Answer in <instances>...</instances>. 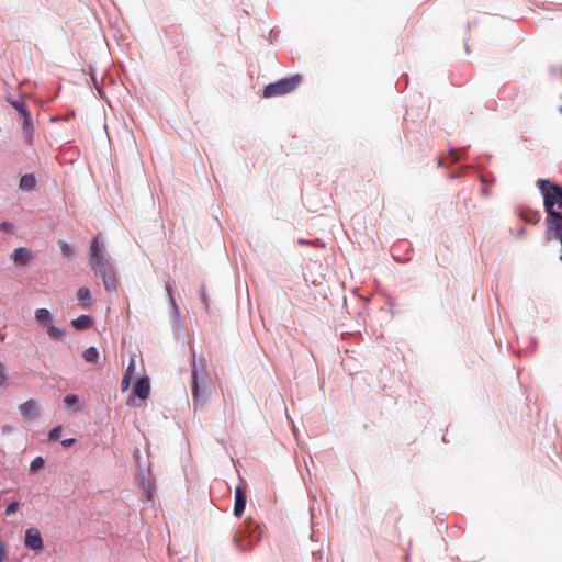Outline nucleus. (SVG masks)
<instances>
[{"label":"nucleus","mask_w":562,"mask_h":562,"mask_svg":"<svg viewBox=\"0 0 562 562\" xmlns=\"http://www.w3.org/2000/svg\"><path fill=\"white\" fill-rule=\"evenodd\" d=\"M58 246L60 248V252L64 257L68 258V259H71L74 258L75 256V250L74 248L68 245L67 243L63 241V240H59L58 241Z\"/></svg>","instance_id":"obj_16"},{"label":"nucleus","mask_w":562,"mask_h":562,"mask_svg":"<svg viewBox=\"0 0 562 562\" xmlns=\"http://www.w3.org/2000/svg\"><path fill=\"white\" fill-rule=\"evenodd\" d=\"M191 389H192V398L194 406L204 404V396L200 392L199 381H198V370L195 363H193V369L191 373Z\"/></svg>","instance_id":"obj_8"},{"label":"nucleus","mask_w":562,"mask_h":562,"mask_svg":"<svg viewBox=\"0 0 562 562\" xmlns=\"http://www.w3.org/2000/svg\"><path fill=\"white\" fill-rule=\"evenodd\" d=\"M45 462H44V459L42 457H36L32 462H31V471L32 472H37L40 471L41 469H43Z\"/></svg>","instance_id":"obj_20"},{"label":"nucleus","mask_w":562,"mask_h":562,"mask_svg":"<svg viewBox=\"0 0 562 562\" xmlns=\"http://www.w3.org/2000/svg\"><path fill=\"white\" fill-rule=\"evenodd\" d=\"M243 532L248 538L249 547L251 548L255 543L259 542L263 531L259 524L250 519L246 521Z\"/></svg>","instance_id":"obj_6"},{"label":"nucleus","mask_w":562,"mask_h":562,"mask_svg":"<svg viewBox=\"0 0 562 562\" xmlns=\"http://www.w3.org/2000/svg\"><path fill=\"white\" fill-rule=\"evenodd\" d=\"M19 412L24 419H34L38 416V404L34 400H29L19 406Z\"/></svg>","instance_id":"obj_7"},{"label":"nucleus","mask_w":562,"mask_h":562,"mask_svg":"<svg viewBox=\"0 0 562 562\" xmlns=\"http://www.w3.org/2000/svg\"><path fill=\"white\" fill-rule=\"evenodd\" d=\"M12 227H13V225L11 223H9V222H1L0 223V229L1 231L9 232V231L12 229Z\"/></svg>","instance_id":"obj_25"},{"label":"nucleus","mask_w":562,"mask_h":562,"mask_svg":"<svg viewBox=\"0 0 562 562\" xmlns=\"http://www.w3.org/2000/svg\"><path fill=\"white\" fill-rule=\"evenodd\" d=\"M9 385V378L7 374V368L3 362L0 361V389Z\"/></svg>","instance_id":"obj_19"},{"label":"nucleus","mask_w":562,"mask_h":562,"mask_svg":"<svg viewBox=\"0 0 562 562\" xmlns=\"http://www.w3.org/2000/svg\"><path fill=\"white\" fill-rule=\"evenodd\" d=\"M131 381H132L131 376L123 375V379L121 382L122 391H127L130 389Z\"/></svg>","instance_id":"obj_24"},{"label":"nucleus","mask_w":562,"mask_h":562,"mask_svg":"<svg viewBox=\"0 0 562 562\" xmlns=\"http://www.w3.org/2000/svg\"><path fill=\"white\" fill-rule=\"evenodd\" d=\"M149 392H150L149 380L147 378L138 379L134 385L133 393L142 400H146L149 395Z\"/></svg>","instance_id":"obj_10"},{"label":"nucleus","mask_w":562,"mask_h":562,"mask_svg":"<svg viewBox=\"0 0 562 562\" xmlns=\"http://www.w3.org/2000/svg\"><path fill=\"white\" fill-rule=\"evenodd\" d=\"M76 442V439L74 438H69V439H65L61 441V445L65 447V448H68L70 446H72L74 443Z\"/></svg>","instance_id":"obj_26"},{"label":"nucleus","mask_w":562,"mask_h":562,"mask_svg":"<svg viewBox=\"0 0 562 562\" xmlns=\"http://www.w3.org/2000/svg\"><path fill=\"white\" fill-rule=\"evenodd\" d=\"M77 300L83 308H89L92 305V295L90 290L87 286L79 288L77 291Z\"/></svg>","instance_id":"obj_11"},{"label":"nucleus","mask_w":562,"mask_h":562,"mask_svg":"<svg viewBox=\"0 0 562 562\" xmlns=\"http://www.w3.org/2000/svg\"><path fill=\"white\" fill-rule=\"evenodd\" d=\"M202 299H203L205 306L207 307V297L205 296V294L202 295Z\"/></svg>","instance_id":"obj_27"},{"label":"nucleus","mask_w":562,"mask_h":562,"mask_svg":"<svg viewBox=\"0 0 562 562\" xmlns=\"http://www.w3.org/2000/svg\"><path fill=\"white\" fill-rule=\"evenodd\" d=\"M9 102L19 112V114L23 121V130L25 132V140L29 145H32L34 127L32 124L31 114H30L29 110L26 109L25 103L15 101V100H12Z\"/></svg>","instance_id":"obj_3"},{"label":"nucleus","mask_w":562,"mask_h":562,"mask_svg":"<svg viewBox=\"0 0 562 562\" xmlns=\"http://www.w3.org/2000/svg\"><path fill=\"white\" fill-rule=\"evenodd\" d=\"M136 372L135 357L130 359V363L126 368L124 375L133 378Z\"/></svg>","instance_id":"obj_21"},{"label":"nucleus","mask_w":562,"mask_h":562,"mask_svg":"<svg viewBox=\"0 0 562 562\" xmlns=\"http://www.w3.org/2000/svg\"><path fill=\"white\" fill-rule=\"evenodd\" d=\"M82 357H83L85 361H87L89 363H97L99 361V352H98L97 348H94V347L87 348L83 351Z\"/></svg>","instance_id":"obj_15"},{"label":"nucleus","mask_w":562,"mask_h":562,"mask_svg":"<svg viewBox=\"0 0 562 562\" xmlns=\"http://www.w3.org/2000/svg\"><path fill=\"white\" fill-rule=\"evenodd\" d=\"M11 259L15 266L25 267L34 259L33 251L25 247H19L11 254Z\"/></svg>","instance_id":"obj_5"},{"label":"nucleus","mask_w":562,"mask_h":562,"mask_svg":"<svg viewBox=\"0 0 562 562\" xmlns=\"http://www.w3.org/2000/svg\"><path fill=\"white\" fill-rule=\"evenodd\" d=\"M19 186H20V189L23 191H30V190L34 189L36 186V179L34 177V175L26 173V175L22 176L20 179Z\"/></svg>","instance_id":"obj_13"},{"label":"nucleus","mask_w":562,"mask_h":562,"mask_svg":"<svg viewBox=\"0 0 562 562\" xmlns=\"http://www.w3.org/2000/svg\"><path fill=\"white\" fill-rule=\"evenodd\" d=\"M64 403L66 406H74V412H77L80 409L79 397L75 394H68L64 398Z\"/></svg>","instance_id":"obj_18"},{"label":"nucleus","mask_w":562,"mask_h":562,"mask_svg":"<svg viewBox=\"0 0 562 562\" xmlns=\"http://www.w3.org/2000/svg\"><path fill=\"white\" fill-rule=\"evenodd\" d=\"M246 507V494L245 491L237 486L235 488V504H234V515L236 517H240Z\"/></svg>","instance_id":"obj_9"},{"label":"nucleus","mask_w":562,"mask_h":562,"mask_svg":"<svg viewBox=\"0 0 562 562\" xmlns=\"http://www.w3.org/2000/svg\"><path fill=\"white\" fill-rule=\"evenodd\" d=\"M24 546L33 551H41L44 547L41 532L37 528H29L25 531Z\"/></svg>","instance_id":"obj_4"},{"label":"nucleus","mask_w":562,"mask_h":562,"mask_svg":"<svg viewBox=\"0 0 562 562\" xmlns=\"http://www.w3.org/2000/svg\"><path fill=\"white\" fill-rule=\"evenodd\" d=\"M35 321L48 326L53 321V315L47 308H38L35 311Z\"/></svg>","instance_id":"obj_12"},{"label":"nucleus","mask_w":562,"mask_h":562,"mask_svg":"<svg viewBox=\"0 0 562 562\" xmlns=\"http://www.w3.org/2000/svg\"><path fill=\"white\" fill-rule=\"evenodd\" d=\"M19 506H20V504L18 502H12L11 504L8 505V507L5 509V514L11 515V514L15 513L19 509Z\"/></svg>","instance_id":"obj_23"},{"label":"nucleus","mask_w":562,"mask_h":562,"mask_svg":"<svg viewBox=\"0 0 562 562\" xmlns=\"http://www.w3.org/2000/svg\"><path fill=\"white\" fill-rule=\"evenodd\" d=\"M71 325L76 329H87L92 325V318L89 315H81L71 321Z\"/></svg>","instance_id":"obj_14"},{"label":"nucleus","mask_w":562,"mask_h":562,"mask_svg":"<svg viewBox=\"0 0 562 562\" xmlns=\"http://www.w3.org/2000/svg\"><path fill=\"white\" fill-rule=\"evenodd\" d=\"M47 334L53 339H61L65 335V330L63 328L56 327L54 325H48Z\"/></svg>","instance_id":"obj_17"},{"label":"nucleus","mask_w":562,"mask_h":562,"mask_svg":"<svg viewBox=\"0 0 562 562\" xmlns=\"http://www.w3.org/2000/svg\"><path fill=\"white\" fill-rule=\"evenodd\" d=\"M302 81V77L300 75H293L289 78H282L276 82L269 83L263 89L265 98H274L288 94L294 91Z\"/></svg>","instance_id":"obj_2"},{"label":"nucleus","mask_w":562,"mask_h":562,"mask_svg":"<svg viewBox=\"0 0 562 562\" xmlns=\"http://www.w3.org/2000/svg\"><path fill=\"white\" fill-rule=\"evenodd\" d=\"M60 432H61V426H57V427L53 428L48 434L49 440H57L60 436Z\"/></svg>","instance_id":"obj_22"},{"label":"nucleus","mask_w":562,"mask_h":562,"mask_svg":"<svg viewBox=\"0 0 562 562\" xmlns=\"http://www.w3.org/2000/svg\"><path fill=\"white\" fill-rule=\"evenodd\" d=\"M88 262L95 277L102 279L105 291H116V271L100 236L91 240Z\"/></svg>","instance_id":"obj_1"}]
</instances>
